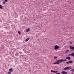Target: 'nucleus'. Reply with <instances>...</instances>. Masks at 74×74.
I'll use <instances>...</instances> for the list:
<instances>
[{
  "instance_id": "nucleus-1",
  "label": "nucleus",
  "mask_w": 74,
  "mask_h": 74,
  "mask_svg": "<svg viewBox=\"0 0 74 74\" xmlns=\"http://www.w3.org/2000/svg\"><path fill=\"white\" fill-rule=\"evenodd\" d=\"M66 61V58L64 60L61 59V60H56V62L54 63V64H60V63H62L63 62Z\"/></svg>"
},
{
  "instance_id": "nucleus-2",
  "label": "nucleus",
  "mask_w": 74,
  "mask_h": 74,
  "mask_svg": "<svg viewBox=\"0 0 74 74\" xmlns=\"http://www.w3.org/2000/svg\"><path fill=\"white\" fill-rule=\"evenodd\" d=\"M60 48V47L58 46V45H56L54 46V49L55 50H57V49H58Z\"/></svg>"
},
{
  "instance_id": "nucleus-3",
  "label": "nucleus",
  "mask_w": 74,
  "mask_h": 74,
  "mask_svg": "<svg viewBox=\"0 0 74 74\" xmlns=\"http://www.w3.org/2000/svg\"><path fill=\"white\" fill-rule=\"evenodd\" d=\"M66 63L67 64H69V63H71V64L73 63V61H72L70 60L68 62H66Z\"/></svg>"
},
{
  "instance_id": "nucleus-4",
  "label": "nucleus",
  "mask_w": 74,
  "mask_h": 74,
  "mask_svg": "<svg viewBox=\"0 0 74 74\" xmlns=\"http://www.w3.org/2000/svg\"><path fill=\"white\" fill-rule=\"evenodd\" d=\"M70 49H71L72 50H74V46L72 47L71 46L69 47Z\"/></svg>"
},
{
  "instance_id": "nucleus-5",
  "label": "nucleus",
  "mask_w": 74,
  "mask_h": 74,
  "mask_svg": "<svg viewBox=\"0 0 74 74\" xmlns=\"http://www.w3.org/2000/svg\"><path fill=\"white\" fill-rule=\"evenodd\" d=\"M61 73H62V74H67V72H65L64 71H62L61 72Z\"/></svg>"
},
{
  "instance_id": "nucleus-6",
  "label": "nucleus",
  "mask_w": 74,
  "mask_h": 74,
  "mask_svg": "<svg viewBox=\"0 0 74 74\" xmlns=\"http://www.w3.org/2000/svg\"><path fill=\"white\" fill-rule=\"evenodd\" d=\"M66 59H67L68 60H70V59H71V58L69 56H67L66 57Z\"/></svg>"
},
{
  "instance_id": "nucleus-7",
  "label": "nucleus",
  "mask_w": 74,
  "mask_h": 74,
  "mask_svg": "<svg viewBox=\"0 0 74 74\" xmlns=\"http://www.w3.org/2000/svg\"><path fill=\"white\" fill-rule=\"evenodd\" d=\"M69 68H70V67H68L66 68H64L63 70H68V69H69Z\"/></svg>"
},
{
  "instance_id": "nucleus-8",
  "label": "nucleus",
  "mask_w": 74,
  "mask_h": 74,
  "mask_svg": "<svg viewBox=\"0 0 74 74\" xmlns=\"http://www.w3.org/2000/svg\"><path fill=\"white\" fill-rule=\"evenodd\" d=\"M51 72H52V73H57L58 72V71H53L52 70H51Z\"/></svg>"
},
{
  "instance_id": "nucleus-9",
  "label": "nucleus",
  "mask_w": 74,
  "mask_h": 74,
  "mask_svg": "<svg viewBox=\"0 0 74 74\" xmlns=\"http://www.w3.org/2000/svg\"><path fill=\"white\" fill-rule=\"evenodd\" d=\"M26 31L27 32H29V31H30V28H28L26 30Z\"/></svg>"
},
{
  "instance_id": "nucleus-10",
  "label": "nucleus",
  "mask_w": 74,
  "mask_h": 74,
  "mask_svg": "<svg viewBox=\"0 0 74 74\" xmlns=\"http://www.w3.org/2000/svg\"><path fill=\"white\" fill-rule=\"evenodd\" d=\"M29 40V38H28L25 39V42H26L27 41H28Z\"/></svg>"
},
{
  "instance_id": "nucleus-11",
  "label": "nucleus",
  "mask_w": 74,
  "mask_h": 74,
  "mask_svg": "<svg viewBox=\"0 0 74 74\" xmlns=\"http://www.w3.org/2000/svg\"><path fill=\"white\" fill-rule=\"evenodd\" d=\"M0 8L1 9H3V6L1 5H0Z\"/></svg>"
},
{
  "instance_id": "nucleus-12",
  "label": "nucleus",
  "mask_w": 74,
  "mask_h": 74,
  "mask_svg": "<svg viewBox=\"0 0 74 74\" xmlns=\"http://www.w3.org/2000/svg\"><path fill=\"white\" fill-rule=\"evenodd\" d=\"M71 54V56H73V57H74V52L72 53Z\"/></svg>"
},
{
  "instance_id": "nucleus-13",
  "label": "nucleus",
  "mask_w": 74,
  "mask_h": 74,
  "mask_svg": "<svg viewBox=\"0 0 74 74\" xmlns=\"http://www.w3.org/2000/svg\"><path fill=\"white\" fill-rule=\"evenodd\" d=\"M12 68L10 69L9 70V71H12Z\"/></svg>"
},
{
  "instance_id": "nucleus-14",
  "label": "nucleus",
  "mask_w": 74,
  "mask_h": 74,
  "mask_svg": "<svg viewBox=\"0 0 74 74\" xmlns=\"http://www.w3.org/2000/svg\"><path fill=\"white\" fill-rule=\"evenodd\" d=\"M69 50H67V51H66V53H68V52H69Z\"/></svg>"
},
{
  "instance_id": "nucleus-15",
  "label": "nucleus",
  "mask_w": 74,
  "mask_h": 74,
  "mask_svg": "<svg viewBox=\"0 0 74 74\" xmlns=\"http://www.w3.org/2000/svg\"><path fill=\"white\" fill-rule=\"evenodd\" d=\"M71 71H72V72H74V69L71 70Z\"/></svg>"
},
{
  "instance_id": "nucleus-16",
  "label": "nucleus",
  "mask_w": 74,
  "mask_h": 74,
  "mask_svg": "<svg viewBox=\"0 0 74 74\" xmlns=\"http://www.w3.org/2000/svg\"><path fill=\"white\" fill-rule=\"evenodd\" d=\"M8 74H11V72L10 71V72H8Z\"/></svg>"
},
{
  "instance_id": "nucleus-17",
  "label": "nucleus",
  "mask_w": 74,
  "mask_h": 74,
  "mask_svg": "<svg viewBox=\"0 0 74 74\" xmlns=\"http://www.w3.org/2000/svg\"><path fill=\"white\" fill-rule=\"evenodd\" d=\"M18 33L20 35V34H21V32H20V31H18Z\"/></svg>"
},
{
  "instance_id": "nucleus-18",
  "label": "nucleus",
  "mask_w": 74,
  "mask_h": 74,
  "mask_svg": "<svg viewBox=\"0 0 74 74\" xmlns=\"http://www.w3.org/2000/svg\"><path fill=\"white\" fill-rule=\"evenodd\" d=\"M57 58V57H55L54 58V59H56Z\"/></svg>"
},
{
  "instance_id": "nucleus-19",
  "label": "nucleus",
  "mask_w": 74,
  "mask_h": 74,
  "mask_svg": "<svg viewBox=\"0 0 74 74\" xmlns=\"http://www.w3.org/2000/svg\"><path fill=\"white\" fill-rule=\"evenodd\" d=\"M56 74H61L60 73H56Z\"/></svg>"
},
{
  "instance_id": "nucleus-20",
  "label": "nucleus",
  "mask_w": 74,
  "mask_h": 74,
  "mask_svg": "<svg viewBox=\"0 0 74 74\" xmlns=\"http://www.w3.org/2000/svg\"><path fill=\"white\" fill-rule=\"evenodd\" d=\"M5 1L6 2H7V1H8V0H5Z\"/></svg>"
},
{
  "instance_id": "nucleus-21",
  "label": "nucleus",
  "mask_w": 74,
  "mask_h": 74,
  "mask_svg": "<svg viewBox=\"0 0 74 74\" xmlns=\"http://www.w3.org/2000/svg\"><path fill=\"white\" fill-rule=\"evenodd\" d=\"M68 56H71V54L69 55Z\"/></svg>"
},
{
  "instance_id": "nucleus-22",
  "label": "nucleus",
  "mask_w": 74,
  "mask_h": 74,
  "mask_svg": "<svg viewBox=\"0 0 74 74\" xmlns=\"http://www.w3.org/2000/svg\"><path fill=\"white\" fill-rule=\"evenodd\" d=\"M72 42H70V44H72Z\"/></svg>"
},
{
  "instance_id": "nucleus-23",
  "label": "nucleus",
  "mask_w": 74,
  "mask_h": 74,
  "mask_svg": "<svg viewBox=\"0 0 74 74\" xmlns=\"http://www.w3.org/2000/svg\"><path fill=\"white\" fill-rule=\"evenodd\" d=\"M3 4H5V2H3Z\"/></svg>"
},
{
  "instance_id": "nucleus-24",
  "label": "nucleus",
  "mask_w": 74,
  "mask_h": 74,
  "mask_svg": "<svg viewBox=\"0 0 74 74\" xmlns=\"http://www.w3.org/2000/svg\"><path fill=\"white\" fill-rule=\"evenodd\" d=\"M72 69V68L71 67V68L70 69Z\"/></svg>"
},
{
  "instance_id": "nucleus-25",
  "label": "nucleus",
  "mask_w": 74,
  "mask_h": 74,
  "mask_svg": "<svg viewBox=\"0 0 74 74\" xmlns=\"http://www.w3.org/2000/svg\"><path fill=\"white\" fill-rule=\"evenodd\" d=\"M71 74H73V73H72Z\"/></svg>"
},
{
  "instance_id": "nucleus-26",
  "label": "nucleus",
  "mask_w": 74,
  "mask_h": 74,
  "mask_svg": "<svg viewBox=\"0 0 74 74\" xmlns=\"http://www.w3.org/2000/svg\"><path fill=\"white\" fill-rule=\"evenodd\" d=\"M1 22H2L1 21Z\"/></svg>"
}]
</instances>
